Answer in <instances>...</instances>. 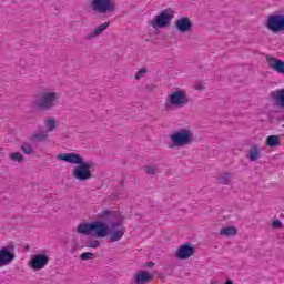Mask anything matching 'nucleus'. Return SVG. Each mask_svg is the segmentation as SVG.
<instances>
[{
    "label": "nucleus",
    "mask_w": 284,
    "mask_h": 284,
    "mask_svg": "<svg viewBox=\"0 0 284 284\" xmlns=\"http://www.w3.org/2000/svg\"><path fill=\"white\" fill-rule=\"evenodd\" d=\"M154 281V273L143 271V284L152 283Z\"/></svg>",
    "instance_id": "nucleus-24"
},
{
    "label": "nucleus",
    "mask_w": 284,
    "mask_h": 284,
    "mask_svg": "<svg viewBox=\"0 0 284 284\" xmlns=\"http://www.w3.org/2000/svg\"><path fill=\"white\" fill-rule=\"evenodd\" d=\"M144 172L148 176H156V172H159V165L156 164L145 165Z\"/></svg>",
    "instance_id": "nucleus-20"
},
{
    "label": "nucleus",
    "mask_w": 284,
    "mask_h": 284,
    "mask_svg": "<svg viewBox=\"0 0 284 284\" xmlns=\"http://www.w3.org/2000/svg\"><path fill=\"white\" fill-rule=\"evenodd\" d=\"M143 74H148V69H143Z\"/></svg>",
    "instance_id": "nucleus-36"
},
{
    "label": "nucleus",
    "mask_w": 284,
    "mask_h": 284,
    "mask_svg": "<svg viewBox=\"0 0 284 284\" xmlns=\"http://www.w3.org/2000/svg\"><path fill=\"white\" fill-rule=\"evenodd\" d=\"M175 28L181 34H185V32H192L194 24L189 17H182L175 21Z\"/></svg>",
    "instance_id": "nucleus-12"
},
{
    "label": "nucleus",
    "mask_w": 284,
    "mask_h": 284,
    "mask_svg": "<svg viewBox=\"0 0 284 284\" xmlns=\"http://www.w3.org/2000/svg\"><path fill=\"white\" fill-rule=\"evenodd\" d=\"M108 28H110V22H104L98 26L94 31L87 36V39H97V37H101V34H103L104 30H108Z\"/></svg>",
    "instance_id": "nucleus-14"
},
{
    "label": "nucleus",
    "mask_w": 284,
    "mask_h": 284,
    "mask_svg": "<svg viewBox=\"0 0 284 284\" xmlns=\"http://www.w3.org/2000/svg\"><path fill=\"white\" fill-rule=\"evenodd\" d=\"M98 221L90 223H80L77 227L78 234L95 236V239H105V236H109L112 243H116V241L123 239L125 226L123 225V215L121 213L104 210L98 214ZM106 223L110 225L108 226Z\"/></svg>",
    "instance_id": "nucleus-1"
},
{
    "label": "nucleus",
    "mask_w": 284,
    "mask_h": 284,
    "mask_svg": "<svg viewBox=\"0 0 284 284\" xmlns=\"http://www.w3.org/2000/svg\"><path fill=\"white\" fill-rule=\"evenodd\" d=\"M21 150L24 152V154H32L33 152L32 145H30V143L22 144Z\"/></svg>",
    "instance_id": "nucleus-26"
},
{
    "label": "nucleus",
    "mask_w": 284,
    "mask_h": 284,
    "mask_svg": "<svg viewBox=\"0 0 284 284\" xmlns=\"http://www.w3.org/2000/svg\"><path fill=\"white\" fill-rule=\"evenodd\" d=\"M101 246V242L99 240H93V241H89L87 244V247H100Z\"/></svg>",
    "instance_id": "nucleus-28"
},
{
    "label": "nucleus",
    "mask_w": 284,
    "mask_h": 284,
    "mask_svg": "<svg viewBox=\"0 0 284 284\" xmlns=\"http://www.w3.org/2000/svg\"><path fill=\"white\" fill-rule=\"evenodd\" d=\"M155 89H156V85H154V84H146L145 85L146 92H153V90H155Z\"/></svg>",
    "instance_id": "nucleus-31"
},
{
    "label": "nucleus",
    "mask_w": 284,
    "mask_h": 284,
    "mask_svg": "<svg viewBox=\"0 0 284 284\" xmlns=\"http://www.w3.org/2000/svg\"><path fill=\"white\" fill-rule=\"evenodd\" d=\"M266 28L274 34L284 32V14H270L266 21Z\"/></svg>",
    "instance_id": "nucleus-8"
},
{
    "label": "nucleus",
    "mask_w": 284,
    "mask_h": 284,
    "mask_svg": "<svg viewBox=\"0 0 284 284\" xmlns=\"http://www.w3.org/2000/svg\"><path fill=\"white\" fill-rule=\"evenodd\" d=\"M130 284H143V271H138L131 278Z\"/></svg>",
    "instance_id": "nucleus-23"
},
{
    "label": "nucleus",
    "mask_w": 284,
    "mask_h": 284,
    "mask_svg": "<svg viewBox=\"0 0 284 284\" xmlns=\"http://www.w3.org/2000/svg\"><path fill=\"white\" fill-rule=\"evenodd\" d=\"M48 263H50V256H48L47 253H40L31 255L28 266L33 272H39L41 270H44V267H48Z\"/></svg>",
    "instance_id": "nucleus-7"
},
{
    "label": "nucleus",
    "mask_w": 284,
    "mask_h": 284,
    "mask_svg": "<svg viewBox=\"0 0 284 284\" xmlns=\"http://www.w3.org/2000/svg\"><path fill=\"white\" fill-rule=\"evenodd\" d=\"M270 97L273 101H276L280 108H284V89L272 91Z\"/></svg>",
    "instance_id": "nucleus-15"
},
{
    "label": "nucleus",
    "mask_w": 284,
    "mask_h": 284,
    "mask_svg": "<svg viewBox=\"0 0 284 284\" xmlns=\"http://www.w3.org/2000/svg\"><path fill=\"white\" fill-rule=\"evenodd\" d=\"M58 102H59V93L53 91L42 92L40 97L34 101L39 110H52V108L57 106Z\"/></svg>",
    "instance_id": "nucleus-4"
},
{
    "label": "nucleus",
    "mask_w": 284,
    "mask_h": 284,
    "mask_svg": "<svg viewBox=\"0 0 284 284\" xmlns=\"http://www.w3.org/2000/svg\"><path fill=\"white\" fill-rule=\"evenodd\" d=\"M172 144L169 148H183V145H190L192 142V131L187 129H180L170 136Z\"/></svg>",
    "instance_id": "nucleus-5"
},
{
    "label": "nucleus",
    "mask_w": 284,
    "mask_h": 284,
    "mask_svg": "<svg viewBox=\"0 0 284 284\" xmlns=\"http://www.w3.org/2000/svg\"><path fill=\"white\" fill-rule=\"evenodd\" d=\"M92 8L95 12L105 14L108 12H114L116 4L114 0H92Z\"/></svg>",
    "instance_id": "nucleus-9"
},
{
    "label": "nucleus",
    "mask_w": 284,
    "mask_h": 284,
    "mask_svg": "<svg viewBox=\"0 0 284 284\" xmlns=\"http://www.w3.org/2000/svg\"><path fill=\"white\" fill-rule=\"evenodd\" d=\"M58 161H65L71 165H77L71 170V174L75 181H90L92 179V163L85 162L79 153H60Z\"/></svg>",
    "instance_id": "nucleus-2"
},
{
    "label": "nucleus",
    "mask_w": 284,
    "mask_h": 284,
    "mask_svg": "<svg viewBox=\"0 0 284 284\" xmlns=\"http://www.w3.org/2000/svg\"><path fill=\"white\" fill-rule=\"evenodd\" d=\"M237 233L239 229L236 226H226L220 231L221 236H236Z\"/></svg>",
    "instance_id": "nucleus-19"
},
{
    "label": "nucleus",
    "mask_w": 284,
    "mask_h": 284,
    "mask_svg": "<svg viewBox=\"0 0 284 284\" xmlns=\"http://www.w3.org/2000/svg\"><path fill=\"white\" fill-rule=\"evenodd\" d=\"M195 90H205V87L202 84V83H199L196 87H195Z\"/></svg>",
    "instance_id": "nucleus-32"
},
{
    "label": "nucleus",
    "mask_w": 284,
    "mask_h": 284,
    "mask_svg": "<svg viewBox=\"0 0 284 284\" xmlns=\"http://www.w3.org/2000/svg\"><path fill=\"white\" fill-rule=\"evenodd\" d=\"M190 103V98L184 90H178L168 95L164 103L165 110H172V108H183Z\"/></svg>",
    "instance_id": "nucleus-3"
},
{
    "label": "nucleus",
    "mask_w": 284,
    "mask_h": 284,
    "mask_svg": "<svg viewBox=\"0 0 284 284\" xmlns=\"http://www.w3.org/2000/svg\"><path fill=\"white\" fill-rule=\"evenodd\" d=\"M144 267H154V262H148L144 264Z\"/></svg>",
    "instance_id": "nucleus-33"
},
{
    "label": "nucleus",
    "mask_w": 284,
    "mask_h": 284,
    "mask_svg": "<svg viewBox=\"0 0 284 284\" xmlns=\"http://www.w3.org/2000/svg\"><path fill=\"white\" fill-rule=\"evenodd\" d=\"M194 252H196L194 245H192L190 242H186L178 248L175 256H178L180 261H185V258L194 256Z\"/></svg>",
    "instance_id": "nucleus-11"
},
{
    "label": "nucleus",
    "mask_w": 284,
    "mask_h": 284,
    "mask_svg": "<svg viewBox=\"0 0 284 284\" xmlns=\"http://www.w3.org/2000/svg\"><path fill=\"white\" fill-rule=\"evenodd\" d=\"M140 79H143V69H140L135 74H134V80L139 81Z\"/></svg>",
    "instance_id": "nucleus-30"
},
{
    "label": "nucleus",
    "mask_w": 284,
    "mask_h": 284,
    "mask_svg": "<svg viewBox=\"0 0 284 284\" xmlns=\"http://www.w3.org/2000/svg\"><path fill=\"white\" fill-rule=\"evenodd\" d=\"M217 179H219V181L222 185H230V181H232V173L231 172H224Z\"/></svg>",
    "instance_id": "nucleus-22"
},
{
    "label": "nucleus",
    "mask_w": 284,
    "mask_h": 284,
    "mask_svg": "<svg viewBox=\"0 0 284 284\" xmlns=\"http://www.w3.org/2000/svg\"><path fill=\"white\" fill-rule=\"evenodd\" d=\"M258 156H261V152L258 151V145L254 144L248 150L247 158L250 159V161H252L254 163V162L258 161Z\"/></svg>",
    "instance_id": "nucleus-18"
},
{
    "label": "nucleus",
    "mask_w": 284,
    "mask_h": 284,
    "mask_svg": "<svg viewBox=\"0 0 284 284\" xmlns=\"http://www.w3.org/2000/svg\"><path fill=\"white\" fill-rule=\"evenodd\" d=\"M224 284H234L232 280H227Z\"/></svg>",
    "instance_id": "nucleus-35"
},
{
    "label": "nucleus",
    "mask_w": 284,
    "mask_h": 284,
    "mask_svg": "<svg viewBox=\"0 0 284 284\" xmlns=\"http://www.w3.org/2000/svg\"><path fill=\"white\" fill-rule=\"evenodd\" d=\"M158 277H160L161 280H163V278H165V274L160 273V274H158Z\"/></svg>",
    "instance_id": "nucleus-34"
},
{
    "label": "nucleus",
    "mask_w": 284,
    "mask_h": 284,
    "mask_svg": "<svg viewBox=\"0 0 284 284\" xmlns=\"http://www.w3.org/2000/svg\"><path fill=\"white\" fill-rule=\"evenodd\" d=\"M10 159H11V161L21 162V161H23V155H21V153H19V152H14V153H11Z\"/></svg>",
    "instance_id": "nucleus-27"
},
{
    "label": "nucleus",
    "mask_w": 284,
    "mask_h": 284,
    "mask_svg": "<svg viewBox=\"0 0 284 284\" xmlns=\"http://www.w3.org/2000/svg\"><path fill=\"white\" fill-rule=\"evenodd\" d=\"M81 261H92L94 258V253L85 252L80 255Z\"/></svg>",
    "instance_id": "nucleus-25"
},
{
    "label": "nucleus",
    "mask_w": 284,
    "mask_h": 284,
    "mask_svg": "<svg viewBox=\"0 0 284 284\" xmlns=\"http://www.w3.org/2000/svg\"><path fill=\"white\" fill-rule=\"evenodd\" d=\"M280 141H281V136L270 135L266 139V145H268V148H276V145H278Z\"/></svg>",
    "instance_id": "nucleus-21"
},
{
    "label": "nucleus",
    "mask_w": 284,
    "mask_h": 284,
    "mask_svg": "<svg viewBox=\"0 0 284 284\" xmlns=\"http://www.w3.org/2000/svg\"><path fill=\"white\" fill-rule=\"evenodd\" d=\"M59 128V124L57 123V119L49 116L44 120V131H47L49 134L50 132L57 131Z\"/></svg>",
    "instance_id": "nucleus-16"
},
{
    "label": "nucleus",
    "mask_w": 284,
    "mask_h": 284,
    "mask_svg": "<svg viewBox=\"0 0 284 284\" xmlns=\"http://www.w3.org/2000/svg\"><path fill=\"white\" fill-rule=\"evenodd\" d=\"M14 247L13 246H2L0 248V267H6L14 261Z\"/></svg>",
    "instance_id": "nucleus-10"
},
{
    "label": "nucleus",
    "mask_w": 284,
    "mask_h": 284,
    "mask_svg": "<svg viewBox=\"0 0 284 284\" xmlns=\"http://www.w3.org/2000/svg\"><path fill=\"white\" fill-rule=\"evenodd\" d=\"M50 136V133L44 131H36L32 136H31V141H36V142H43V141H48V138Z\"/></svg>",
    "instance_id": "nucleus-17"
},
{
    "label": "nucleus",
    "mask_w": 284,
    "mask_h": 284,
    "mask_svg": "<svg viewBox=\"0 0 284 284\" xmlns=\"http://www.w3.org/2000/svg\"><path fill=\"white\" fill-rule=\"evenodd\" d=\"M172 19H174V11L171 8H168L161 11L160 14L155 16L151 21V26L160 29L170 28Z\"/></svg>",
    "instance_id": "nucleus-6"
},
{
    "label": "nucleus",
    "mask_w": 284,
    "mask_h": 284,
    "mask_svg": "<svg viewBox=\"0 0 284 284\" xmlns=\"http://www.w3.org/2000/svg\"><path fill=\"white\" fill-rule=\"evenodd\" d=\"M272 227L274 230H281V227H283V222H281V220H273Z\"/></svg>",
    "instance_id": "nucleus-29"
},
{
    "label": "nucleus",
    "mask_w": 284,
    "mask_h": 284,
    "mask_svg": "<svg viewBox=\"0 0 284 284\" xmlns=\"http://www.w3.org/2000/svg\"><path fill=\"white\" fill-rule=\"evenodd\" d=\"M266 61H267L270 68H272V70H274L278 74H283V77H284V61L283 60L276 59L274 57H267Z\"/></svg>",
    "instance_id": "nucleus-13"
}]
</instances>
